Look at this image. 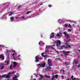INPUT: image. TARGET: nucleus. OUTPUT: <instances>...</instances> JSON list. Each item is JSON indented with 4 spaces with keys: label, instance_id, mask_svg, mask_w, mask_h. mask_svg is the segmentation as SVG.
<instances>
[{
    "label": "nucleus",
    "instance_id": "obj_1",
    "mask_svg": "<svg viewBox=\"0 0 80 80\" xmlns=\"http://www.w3.org/2000/svg\"><path fill=\"white\" fill-rule=\"evenodd\" d=\"M63 34L65 35V37L66 40V43H65V45L66 46H68V44L67 42H69L70 41V40H71L70 39L71 38V36L70 35L69 36V34H67V32H64Z\"/></svg>",
    "mask_w": 80,
    "mask_h": 80
},
{
    "label": "nucleus",
    "instance_id": "obj_2",
    "mask_svg": "<svg viewBox=\"0 0 80 80\" xmlns=\"http://www.w3.org/2000/svg\"><path fill=\"white\" fill-rule=\"evenodd\" d=\"M48 63L49 65V66H48L47 68H46V71H48V69L50 70L52 68L50 67L52 66V62H51L50 59H48Z\"/></svg>",
    "mask_w": 80,
    "mask_h": 80
},
{
    "label": "nucleus",
    "instance_id": "obj_3",
    "mask_svg": "<svg viewBox=\"0 0 80 80\" xmlns=\"http://www.w3.org/2000/svg\"><path fill=\"white\" fill-rule=\"evenodd\" d=\"M0 70H3L4 68V64L3 63H0Z\"/></svg>",
    "mask_w": 80,
    "mask_h": 80
},
{
    "label": "nucleus",
    "instance_id": "obj_4",
    "mask_svg": "<svg viewBox=\"0 0 80 80\" xmlns=\"http://www.w3.org/2000/svg\"><path fill=\"white\" fill-rule=\"evenodd\" d=\"M61 45V42H60V41L58 40L57 42H56V46L57 47H58L59 45Z\"/></svg>",
    "mask_w": 80,
    "mask_h": 80
},
{
    "label": "nucleus",
    "instance_id": "obj_5",
    "mask_svg": "<svg viewBox=\"0 0 80 80\" xmlns=\"http://www.w3.org/2000/svg\"><path fill=\"white\" fill-rule=\"evenodd\" d=\"M10 74H11V73L10 72H9L6 76V78H10Z\"/></svg>",
    "mask_w": 80,
    "mask_h": 80
},
{
    "label": "nucleus",
    "instance_id": "obj_6",
    "mask_svg": "<svg viewBox=\"0 0 80 80\" xmlns=\"http://www.w3.org/2000/svg\"><path fill=\"white\" fill-rule=\"evenodd\" d=\"M62 52L64 53L65 54L66 56H67V55H69V54L68 53H70V52L69 51H63Z\"/></svg>",
    "mask_w": 80,
    "mask_h": 80
},
{
    "label": "nucleus",
    "instance_id": "obj_7",
    "mask_svg": "<svg viewBox=\"0 0 80 80\" xmlns=\"http://www.w3.org/2000/svg\"><path fill=\"white\" fill-rule=\"evenodd\" d=\"M55 37V35H54V33L52 32L51 34V35L50 36V39L52 38H53Z\"/></svg>",
    "mask_w": 80,
    "mask_h": 80
},
{
    "label": "nucleus",
    "instance_id": "obj_8",
    "mask_svg": "<svg viewBox=\"0 0 80 80\" xmlns=\"http://www.w3.org/2000/svg\"><path fill=\"white\" fill-rule=\"evenodd\" d=\"M73 63H75V64L77 65V64H78V60L77 61V60H75V59H74Z\"/></svg>",
    "mask_w": 80,
    "mask_h": 80
},
{
    "label": "nucleus",
    "instance_id": "obj_9",
    "mask_svg": "<svg viewBox=\"0 0 80 80\" xmlns=\"http://www.w3.org/2000/svg\"><path fill=\"white\" fill-rule=\"evenodd\" d=\"M35 59H39V60H42V58L41 57H39L37 56H36L35 58Z\"/></svg>",
    "mask_w": 80,
    "mask_h": 80
},
{
    "label": "nucleus",
    "instance_id": "obj_10",
    "mask_svg": "<svg viewBox=\"0 0 80 80\" xmlns=\"http://www.w3.org/2000/svg\"><path fill=\"white\" fill-rule=\"evenodd\" d=\"M39 75L40 76V77H41L40 78H39V80H41L43 78V76L40 74H39Z\"/></svg>",
    "mask_w": 80,
    "mask_h": 80
},
{
    "label": "nucleus",
    "instance_id": "obj_11",
    "mask_svg": "<svg viewBox=\"0 0 80 80\" xmlns=\"http://www.w3.org/2000/svg\"><path fill=\"white\" fill-rule=\"evenodd\" d=\"M0 58H1L2 60H3L4 59V56L2 55H0Z\"/></svg>",
    "mask_w": 80,
    "mask_h": 80
},
{
    "label": "nucleus",
    "instance_id": "obj_12",
    "mask_svg": "<svg viewBox=\"0 0 80 80\" xmlns=\"http://www.w3.org/2000/svg\"><path fill=\"white\" fill-rule=\"evenodd\" d=\"M45 67V63H44L43 64H41V67H42V68H44Z\"/></svg>",
    "mask_w": 80,
    "mask_h": 80
},
{
    "label": "nucleus",
    "instance_id": "obj_13",
    "mask_svg": "<svg viewBox=\"0 0 80 80\" xmlns=\"http://www.w3.org/2000/svg\"><path fill=\"white\" fill-rule=\"evenodd\" d=\"M13 64L14 67H16L17 65V62H13Z\"/></svg>",
    "mask_w": 80,
    "mask_h": 80
},
{
    "label": "nucleus",
    "instance_id": "obj_14",
    "mask_svg": "<svg viewBox=\"0 0 80 80\" xmlns=\"http://www.w3.org/2000/svg\"><path fill=\"white\" fill-rule=\"evenodd\" d=\"M10 19H11V22H13V20L14 19V18L13 17H12L10 18Z\"/></svg>",
    "mask_w": 80,
    "mask_h": 80
},
{
    "label": "nucleus",
    "instance_id": "obj_15",
    "mask_svg": "<svg viewBox=\"0 0 80 80\" xmlns=\"http://www.w3.org/2000/svg\"><path fill=\"white\" fill-rule=\"evenodd\" d=\"M63 48H65V46L64 45H62L61 46V49L62 50L63 49Z\"/></svg>",
    "mask_w": 80,
    "mask_h": 80
},
{
    "label": "nucleus",
    "instance_id": "obj_16",
    "mask_svg": "<svg viewBox=\"0 0 80 80\" xmlns=\"http://www.w3.org/2000/svg\"><path fill=\"white\" fill-rule=\"evenodd\" d=\"M10 69L11 70H12L13 68V67H12V64H11L10 66Z\"/></svg>",
    "mask_w": 80,
    "mask_h": 80
},
{
    "label": "nucleus",
    "instance_id": "obj_17",
    "mask_svg": "<svg viewBox=\"0 0 80 80\" xmlns=\"http://www.w3.org/2000/svg\"><path fill=\"white\" fill-rule=\"evenodd\" d=\"M70 46L69 45H68L67 46L65 47V48H70Z\"/></svg>",
    "mask_w": 80,
    "mask_h": 80
},
{
    "label": "nucleus",
    "instance_id": "obj_18",
    "mask_svg": "<svg viewBox=\"0 0 80 80\" xmlns=\"http://www.w3.org/2000/svg\"><path fill=\"white\" fill-rule=\"evenodd\" d=\"M44 76H45V77H46V78H50V77H49V76H47V75H44Z\"/></svg>",
    "mask_w": 80,
    "mask_h": 80
},
{
    "label": "nucleus",
    "instance_id": "obj_19",
    "mask_svg": "<svg viewBox=\"0 0 80 80\" xmlns=\"http://www.w3.org/2000/svg\"><path fill=\"white\" fill-rule=\"evenodd\" d=\"M31 12H32V11H28L26 12V14H29V13H31Z\"/></svg>",
    "mask_w": 80,
    "mask_h": 80
},
{
    "label": "nucleus",
    "instance_id": "obj_20",
    "mask_svg": "<svg viewBox=\"0 0 80 80\" xmlns=\"http://www.w3.org/2000/svg\"><path fill=\"white\" fill-rule=\"evenodd\" d=\"M60 73H61L62 72H63V73H64L65 72V71H64V70H62V69H61L60 70Z\"/></svg>",
    "mask_w": 80,
    "mask_h": 80
},
{
    "label": "nucleus",
    "instance_id": "obj_21",
    "mask_svg": "<svg viewBox=\"0 0 80 80\" xmlns=\"http://www.w3.org/2000/svg\"><path fill=\"white\" fill-rule=\"evenodd\" d=\"M58 75L57 74H56L55 76L54 77H55L56 78H58Z\"/></svg>",
    "mask_w": 80,
    "mask_h": 80
},
{
    "label": "nucleus",
    "instance_id": "obj_22",
    "mask_svg": "<svg viewBox=\"0 0 80 80\" xmlns=\"http://www.w3.org/2000/svg\"><path fill=\"white\" fill-rule=\"evenodd\" d=\"M37 66H39L40 67H42V64H37Z\"/></svg>",
    "mask_w": 80,
    "mask_h": 80
},
{
    "label": "nucleus",
    "instance_id": "obj_23",
    "mask_svg": "<svg viewBox=\"0 0 80 80\" xmlns=\"http://www.w3.org/2000/svg\"><path fill=\"white\" fill-rule=\"evenodd\" d=\"M6 75H2V76H1L0 75V77H6Z\"/></svg>",
    "mask_w": 80,
    "mask_h": 80
},
{
    "label": "nucleus",
    "instance_id": "obj_24",
    "mask_svg": "<svg viewBox=\"0 0 80 80\" xmlns=\"http://www.w3.org/2000/svg\"><path fill=\"white\" fill-rule=\"evenodd\" d=\"M14 55H17V53H16V52H14V53H13L12 54V56H14Z\"/></svg>",
    "mask_w": 80,
    "mask_h": 80
},
{
    "label": "nucleus",
    "instance_id": "obj_25",
    "mask_svg": "<svg viewBox=\"0 0 80 80\" xmlns=\"http://www.w3.org/2000/svg\"><path fill=\"white\" fill-rule=\"evenodd\" d=\"M36 59V61L35 62H39V60H38V59Z\"/></svg>",
    "mask_w": 80,
    "mask_h": 80
},
{
    "label": "nucleus",
    "instance_id": "obj_26",
    "mask_svg": "<svg viewBox=\"0 0 80 80\" xmlns=\"http://www.w3.org/2000/svg\"><path fill=\"white\" fill-rule=\"evenodd\" d=\"M62 19H59L58 20V22H59V23H61V22H62Z\"/></svg>",
    "mask_w": 80,
    "mask_h": 80
},
{
    "label": "nucleus",
    "instance_id": "obj_27",
    "mask_svg": "<svg viewBox=\"0 0 80 80\" xmlns=\"http://www.w3.org/2000/svg\"><path fill=\"white\" fill-rule=\"evenodd\" d=\"M64 26L66 27H68V24H67V23H66L65 24Z\"/></svg>",
    "mask_w": 80,
    "mask_h": 80
},
{
    "label": "nucleus",
    "instance_id": "obj_28",
    "mask_svg": "<svg viewBox=\"0 0 80 80\" xmlns=\"http://www.w3.org/2000/svg\"><path fill=\"white\" fill-rule=\"evenodd\" d=\"M68 26L69 28H72V27H71V25H70V24H69Z\"/></svg>",
    "mask_w": 80,
    "mask_h": 80
},
{
    "label": "nucleus",
    "instance_id": "obj_29",
    "mask_svg": "<svg viewBox=\"0 0 80 80\" xmlns=\"http://www.w3.org/2000/svg\"><path fill=\"white\" fill-rule=\"evenodd\" d=\"M13 13V12H10V14H9V16H11V15H12V13Z\"/></svg>",
    "mask_w": 80,
    "mask_h": 80
},
{
    "label": "nucleus",
    "instance_id": "obj_30",
    "mask_svg": "<svg viewBox=\"0 0 80 80\" xmlns=\"http://www.w3.org/2000/svg\"><path fill=\"white\" fill-rule=\"evenodd\" d=\"M21 7H22V6H21V5H19L18 7V9H19V8H20Z\"/></svg>",
    "mask_w": 80,
    "mask_h": 80
},
{
    "label": "nucleus",
    "instance_id": "obj_31",
    "mask_svg": "<svg viewBox=\"0 0 80 80\" xmlns=\"http://www.w3.org/2000/svg\"><path fill=\"white\" fill-rule=\"evenodd\" d=\"M52 6V5L51 4H49L48 5V7H49V8H50V7H51Z\"/></svg>",
    "mask_w": 80,
    "mask_h": 80
},
{
    "label": "nucleus",
    "instance_id": "obj_32",
    "mask_svg": "<svg viewBox=\"0 0 80 80\" xmlns=\"http://www.w3.org/2000/svg\"><path fill=\"white\" fill-rule=\"evenodd\" d=\"M44 53H45L44 52H43L42 53V57H43L44 56Z\"/></svg>",
    "mask_w": 80,
    "mask_h": 80
},
{
    "label": "nucleus",
    "instance_id": "obj_33",
    "mask_svg": "<svg viewBox=\"0 0 80 80\" xmlns=\"http://www.w3.org/2000/svg\"><path fill=\"white\" fill-rule=\"evenodd\" d=\"M57 36H58V37L60 36V35L58 34V33H57V35H56Z\"/></svg>",
    "mask_w": 80,
    "mask_h": 80
},
{
    "label": "nucleus",
    "instance_id": "obj_34",
    "mask_svg": "<svg viewBox=\"0 0 80 80\" xmlns=\"http://www.w3.org/2000/svg\"><path fill=\"white\" fill-rule=\"evenodd\" d=\"M45 58H47V55H44L43 56Z\"/></svg>",
    "mask_w": 80,
    "mask_h": 80
},
{
    "label": "nucleus",
    "instance_id": "obj_35",
    "mask_svg": "<svg viewBox=\"0 0 80 80\" xmlns=\"http://www.w3.org/2000/svg\"><path fill=\"white\" fill-rule=\"evenodd\" d=\"M7 65H8V64H9V61H7Z\"/></svg>",
    "mask_w": 80,
    "mask_h": 80
},
{
    "label": "nucleus",
    "instance_id": "obj_36",
    "mask_svg": "<svg viewBox=\"0 0 80 80\" xmlns=\"http://www.w3.org/2000/svg\"><path fill=\"white\" fill-rule=\"evenodd\" d=\"M64 64H65V65H67V64H68V63H67V62H65L64 63Z\"/></svg>",
    "mask_w": 80,
    "mask_h": 80
},
{
    "label": "nucleus",
    "instance_id": "obj_37",
    "mask_svg": "<svg viewBox=\"0 0 80 80\" xmlns=\"http://www.w3.org/2000/svg\"><path fill=\"white\" fill-rule=\"evenodd\" d=\"M15 78H17V76L16 75H15V77H13L12 78L14 79Z\"/></svg>",
    "mask_w": 80,
    "mask_h": 80
},
{
    "label": "nucleus",
    "instance_id": "obj_38",
    "mask_svg": "<svg viewBox=\"0 0 80 80\" xmlns=\"http://www.w3.org/2000/svg\"><path fill=\"white\" fill-rule=\"evenodd\" d=\"M68 32H71V29H69L68 30Z\"/></svg>",
    "mask_w": 80,
    "mask_h": 80
},
{
    "label": "nucleus",
    "instance_id": "obj_39",
    "mask_svg": "<svg viewBox=\"0 0 80 80\" xmlns=\"http://www.w3.org/2000/svg\"><path fill=\"white\" fill-rule=\"evenodd\" d=\"M59 34H60V35H62V32H61L60 31L59 32Z\"/></svg>",
    "mask_w": 80,
    "mask_h": 80
},
{
    "label": "nucleus",
    "instance_id": "obj_40",
    "mask_svg": "<svg viewBox=\"0 0 80 80\" xmlns=\"http://www.w3.org/2000/svg\"><path fill=\"white\" fill-rule=\"evenodd\" d=\"M51 47L52 48H53V49L54 50H55V48H54L52 46H51Z\"/></svg>",
    "mask_w": 80,
    "mask_h": 80
},
{
    "label": "nucleus",
    "instance_id": "obj_41",
    "mask_svg": "<svg viewBox=\"0 0 80 80\" xmlns=\"http://www.w3.org/2000/svg\"><path fill=\"white\" fill-rule=\"evenodd\" d=\"M55 50H56V52H57V53H58V54H59V53L58 51H57V50H56V49H55Z\"/></svg>",
    "mask_w": 80,
    "mask_h": 80
},
{
    "label": "nucleus",
    "instance_id": "obj_42",
    "mask_svg": "<svg viewBox=\"0 0 80 80\" xmlns=\"http://www.w3.org/2000/svg\"><path fill=\"white\" fill-rule=\"evenodd\" d=\"M45 52H48V50H46Z\"/></svg>",
    "mask_w": 80,
    "mask_h": 80
},
{
    "label": "nucleus",
    "instance_id": "obj_43",
    "mask_svg": "<svg viewBox=\"0 0 80 80\" xmlns=\"http://www.w3.org/2000/svg\"><path fill=\"white\" fill-rule=\"evenodd\" d=\"M12 57H13V58H14V60H16V59H15V56H12Z\"/></svg>",
    "mask_w": 80,
    "mask_h": 80
},
{
    "label": "nucleus",
    "instance_id": "obj_44",
    "mask_svg": "<svg viewBox=\"0 0 80 80\" xmlns=\"http://www.w3.org/2000/svg\"><path fill=\"white\" fill-rule=\"evenodd\" d=\"M9 51V50L8 49H6L7 52H8Z\"/></svg>",
    "mask_w": 80,
    "mask_h": 80
},
{
    "label": "nucleus",
    "instance_id": "obj_45",
    "mask_svg": "<svg viewBox=\"0 0 80 80\" xmlns=\"http://www.w3.org/2000/svg\"><path fill=\"white\" fill-rule=\"evenodd\" d=\"M67 22H72L71 20H67Z\"/></svg>",
    "mask_w": 80,
    "mask_h": 80
},
{
    "label": "nucleus",
    "instance_id": "obj_46",
    "mask_svg": "<svg viewBox=\"0 0 80 80\" xmlns=\"http://www.w3.org/2000/svg\"><path fill=\"white\" fill-rule=\"evenodd\" d=\"M12 80H18V79H16V78H15V79L14 78L12 79Z\"/></svg>",
    "mask_w": 80,
    "mask_h": 80
},
{
    "label": "nucleus",
    "instance_id": "obj_47",
    "mask_svg": "<svg viewBox=\"0 0 80 80\" xmlns=\"http://www.w3.org/2000/svg\"><path fill=\"white\" fill-rule=\"evenodd\" d=\"M75 79H76V78H75L72 79V80H75Z\"/></svg>",
    "mask_w": 80,
    "mask_h": 80
},
{
    "label": "nucleus",
    "instance_id": "obj_48",
    "mask_svg": "<svg viewBox=\"0 0 80 80\" xmlns=\"http://www.w3.org/2000/svg\"><path fill=\"white\" fill-rule=\"evenodd\" d=\"M58 60H59V61H61V59H60V58H58Z\"/></svg>",
    "mask_w": 80,
    "mask_h": 80
},
{
    "label": "nucleus",
    "instance_id": "obj_49",
    "mask_svg": "<svg viewBox=\"0 0 80 80\" xmlns=\"http://www.w3.org/2000/svg\"><path fill=\"white\" fill-rule=\"evenodd\" d=\"M80 64H79L78 65V68H80Z\"/></svg>",
    "mask_w": 80,
    "mask_h": 80
},
{
    "label": "nucleus",
    "instance_id": "obj_50",
    "mask_svg": "<svg viewBox=\"0 0 80 80\" xmlns=\"http://www.w3.org/2000/svg\"><path fill=\"white\" fill-rule=\"evenodd\" d=\"M73 77H73V76H72L71 78H73Z\"/></svg>",
    "mask_w": 80,
    "mask_h": 80
},
{
    "label": "nucleus",
    "instance_id": "obj_51",
    "mask_svg": "<svg viewBox=\"0 0 80 80\" xmlns=\"http://www.w3.org/2000/svg\"><path fill=\"white\" fill-rule=\"evenodd\" d=\"M22 19H23V18H25V17H22Z\"/></svg>",
    "mask_w": 80,
    "mask_h": 80
},
{
    "label": "nucleus",
    "instance_id": "obj_52",
    "mask_svg": "<svg viewBox=\"0 0 80 80\" xmlns=\"http://www.w3.org/2000/svg\"><path fill=\"white\" fill-rule=\"evenodd\" d=\"M33 75H36V77H37V75H36V74L35 73H34Z\"/></svg>",
    "mask_w": 80,
    "mask_h": 80
},
{
    "label": "nucleus",
    "instance_id": "obj_53",
    "mask_svg": "<svg viewBox=\"0 0 80 80\" xmlns=\"http://www.w3.org/2000/svg\"><path fill=\"white\" fill-rule=\"evenodd\" d=\"M78 58H80V56H79V55H78Z\"/></svg>",
    "mask_w": 80,
    "mask_h": 80
},
{
    "label": "nucleus",
    "instance_id": "obj_54",
    "mask_svg": "<svg viewBox=\"0 0 80 80\" xmlns=\"http://www.w3.org/2000/svg\"><path fill=\"white\" fill-rule=\"evenodd\" d=\"M40 44H41V43H40V42H39V45H40Z\"/></svg>",
    "mask_w": 80,
    "mask_h": 80
},
{
    "label": "nucleus",
    "instance_id": "obj_55",
    "mask_svg": "<svg viewBox=\"0 0 80 80\" xmlns=\"http://www.w3.org/2000/svg\"><path fill=\"white\" fill-rule=\"evenodd\" d=\"M62 78H63V76H62Z\"/></svg>",
    "mask_w": 80,
    "mask_h": 80
},
{
    "label": "nucleus",
    "instance_id": "obj_56",
    "mask_svg": "<svg viewBox=\"0 0 80 80\" xmlns=\"http://www.w3.org/2000/svg\"><path fill=\"white\" fill-rule=\"evenodd\" d=\"M52 46H55V45H52L51 46H51H52Z\"/></svg>",
    "mask_w": 80,
    "mask_h": 80
},
{
    "label": "nucleus",
    "instance_id": "obj_57",
    "mask_svg": "<svg viewBox=\"0 0 80 80\" xmlns=\"http://www.w3.org/2000/svg\"><path fill=\"white\" fill-rule=\"evenodd\" d=\"M31 78H33V76H32H32L31 77Z\"/></svg>",
    "mask_w": 80,
    "mask_h": 80
},
{
    "label": "nucleus",
    "instance_id": "obj_58",
    "mask_svg": "<svg viewBox=\"0 0 80 80\" xmlns=\"http://www.w3.org/2000/svg\"><path fill=\"white\" fill-rule=\"evenodd\" d=\"M50 71H53V70H49V71L50 72Z\"/></svg>",
    "mask_w": 80,
    "mask_h": 80
},
{
    "label": "nucleus",
    "instance_id": "obj_59",
    "mask_svg": "<svg viewBox=\"0 0 80 80\" xmlns=\"http://www.w3.org/2000/svg\"><path fill=\"white\" fill-rule=\"evenodd\" d=\"M7 61L6 60V61H5V63H7Z\"/></svg>",
    "mask_w": 80,
    "mask_h": 80
},
{
    "label": "nucleus",
    "instance_id": "obj_60",
    "mask_svg": "<svg viewBox=\"0 0 80 80\" xmlns=\"http://www.w3.org/2000/svg\"><path fill=\"white\" fill-rule=\"evenodd\" d=\"M43 5V3H41L40 4V5Z\"/></svg>",
    "mask_w": 80,
    "mask_h": 80
},
{
    "label": "nucleus",
    "instance_id": "obj_61",
    "mask_svg": "<svg viewBox=\"0 0 80 80\" xmlns=\"http://www.w3.org/2000/svg\"><path fill=\"white\" fill-rule=\"evenodd\" d=\"M17 18H18V17H16V18H15V19H17Z\"/></svg>",
    "mask_w": 80,
    "mask_h": 80
},
{
    "label": "nucleus",
    "instance_id": "obj_62",
    "mask_svg": "<svg viewBox=\"0 0 80 80\" xmlns=\"http://www.w3.org/2000/svg\"><path fill=\"white\" fill-rule=\"evenodd\" d=\"M18 57H20V55H18Z\"/></svg>",
    "mask_w": 80,
    "mask_h": 80
},
{
    "label": "nucleus",
    "instance_id": "obj_63",
    "mask_svg": "<svg viewBox=\"0 0 80 80\" xmlns=\"http://www.w3.org/2000/svg\"><path fill=\"white\" fill-rule=\"evenodd\" d=\"M46 48H48V47H47V46H46Z\"/></svg>",
    "mask_w": 80,
    "mask_h": 80
},
{
    "label": "nucleus",
    "instance_id": "obj_64",
    "mask_svg": "<svg viewBox=\"0 0 80 80\" xmlns=\"http://www.w3.org/2000/svg\"><path fill=\"white\" fill-rule=\"evenodd\" d=\"M36 79H35V78H34V80H36Z\"/></svg>",
    "mask_w": 80,
    "mask_h": 80
}]
</instances>
